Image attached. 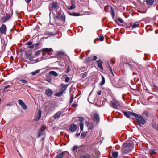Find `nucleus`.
<instances>
[{"label":"nucleus","instance_id":"f257e3e1","mask_svg":"<svg viewBox=\"0 0 158 158\" xmlns=\"http://www.w3.org/2000/svg\"><path fill=\"white\" fill-rule=\"evenodd\" d=\"M72 150L73 152L75 157L76 158H79V147L77 145H75L72 148Z\"/></svg>","mask_w":158,"mask_h":158},{"label":"nucleus","instance_id":"f03ea898","mask_svg":"<svg viewBox=\"0 0 158 158\" xmlns=\"http://www.w3.org/2000/svg\"><path fill=\"white\" fill-rule=\"evenodd\" d=\"M136 116H134L136 118L139 124L140 125L141 124L144 125L146 122V121L144 119L143 117L141 115H138L136 114Z\"/></svg>","mask_w":158,"mask_h":158},{"label":"nucleus","instance_id":"7ed1b4c3","mask_svg":"<svg viewBox=\"0 0 158 158\" xmlns=\"http://www.w3.org/2000/svg\"><path fill=\"white\" fill-rule=\"evenodd\" d=\"M69 153L67 151L63 152L58 155L56 158H68L69 156Z\"/></svg>","mask_w":158,"mask_h":158},{"label":"nucleus","instance_id":"20e7f679","mask_svg":"<svg viewBox=\"0 0 158 158\" xmlns=\"http://www.w3.org/2000/svg\"><path fill=\"white\" fill-rule=\"evenodd\" d=\"M32 51L31 50H27L25 51V55L27 58L30 61H33L34 60L31 57Z\"/></svg>","mask_w":158,"mask_h":158},{"label":"nucleus","instance_id":"39448f33","mask_svg":"<svg viewBox=\"0 0 158 158\" xmlns=\"http://www.w3.org/2000/svg\"><path fill=\"white\" fill-rule=\"evenodd\" d=\"M58 3L57 2H53L50 4L49 8L50 10H52L53 9L56 10L58 7Z\"/></svg>","mask_w":158,"mask_h":158},{"label":"nucleus","instance_id":"423d86ee","mask_svg":"<svg viewBox=\"0 0 158 158\" xmlns=\"http://www.w3.org/2000/svg\"><path fill=\"white\" fill-rule=\"evenodd\" d=\"M111 106L115 109L117 108L120 106V103L116 100H113L111 102Z\"/></svg>","mask_w":158,"mask_h":158},{"label":"nucleus","instance_id":"0eeeda50","mask_svg":"<svg viewBox=\"0 0 158 158\" xmlns=\"http://www.w3.org/2000/svg\"><path fill=\"white\" fill-rule=\"evenodd\" d=\"M123 114L126 117L128 118H130L131 116H133L134 117L136 116L137 115L136 114L131 111L124 112Z\"/></svg>","mask_w":158,"mask_h":158},{"label":"nucleus","instance_id":"6e6552de","mask_svg":"<svg viewBox=\"0 0 158 158\" xmlns=\"http://www.w3.org/2000/svg\"><path fill=\"white\" fill-rule=\"evenodd\" d=\"M52 48H46L43 49V55H45V54H44V52H45V53H47L48 55H51L52 53Z\"/></svg>","mask_w":158,"mask_h":158},{"label":"nucleus","instance_id":"1a4fd4ad","mask_svg":"<svg viewBox=\"0 0 158 158\" xmlns=\"http://www.w3.org/2000/svg\"><path fill=\"white\" fill-rule=\"evenodd\" d=\"M0 32L1 34H6V27L5 24H2L0 27Z\"/></svg>","mask_w":158,"mask_h":158},{"label":"nucleus","instance_id":"9d476101","mask_svg":"<svg viewBox=\"0 0 158 158\" xmlns=\"http://www.w3.org/2000/svg\"><path fill=\"white\" fill-rule=\"evenodd\" d=\"M17 83L19 84H26L27 82L26 80H23L21 78H17L16 80Z\"/></svg>","mask_w":158,"mask_h":158},{"label":"nucleus","instance_id":"9b49d317","mask_svg":"<svg viewBox=\"0 0 158 158\" xmlns=\"http://www.w3.org/2000/svg\"><path fill=\"white\" fill-rule=\"evenodd\" d=\"M77 128V126L75 124H72L70 127L69 130L72 132H75Z\"/></svg>","mask_w":158,"mask_h":158},{"label":"nucleus","instance_id":"f8f14e48","mask_svg":"<svg viewBox=\"0 0 158 158\" xmlns=\"http://www.w3.org/2000/svg\"><path fill=\"white\" fill-rule=\"evenodd\" d=\"M45 94L48 96H51L53 94V91L51 89L48 88L45 90Z\"/></svg>","mask_w":158,"mask_h":158},{"label":"nucleus","instance_id":"ddd939ff","mask_svg":"<svg viewBox=\"0 0 158 158\" xmlns=\"http://www.w3.org/2000/svg\"><path fill=\"white\" fill-rule=\"evenodd\" d=\"M93 118L97 122H98L99 121V115L97 113H94V116Z\"/></svg>","mask_w":158,"mask_h":158},{"label":"nucleus","instance_id":"4468645a","mask_svg":"<svg viewBox=\"0 0 158 158\" xmlns=\"http://www.w3.org/2000/svg\"><path fill=\"white\" fill-rule=\"evenodd\" d=\"M71 3L72 5L71 6H67V8L70 10L73 9L75 8V2L74 0H71Z\"/></svg>","mask_w":158,"mask_h":158},{"label":"nucleus","instance_id":"2eb2a0df","mask_svg":"<svg viewBox=\"0 0 158 158\" xmlns=\"http://www.w3.org/2000/svg\"><path fill=\"white\" fill-rule=\"evenodd\" d=\"M10 17V15H7L6 16L2 18L1 20L3 22H4L8 20Z\"/></svg>","mask_w":158,"mask_h":158},{"label":"nucleus","instance_id":"dca6fc26","mask_svg":"<svg viewBox=\"0 0 158 158\" xmlns=\"http://www.w3.org/2000/svg\"><path fill=\"white\" fill-rule=\"evenodd\" d=\"M68 86V85L67 84L64 85L63 84H61V86L62 87V88L60 91L63 93L66 90Z\"/></svg>","mask_w":158,"mask_h":158},{"label":"nucleus","instance_id":"f3484780","mask_svg":"<svg viewBox=\"0 0 158 158\" xmlns=\"http://www.w3.org/2000/svg\"><path fill=\"white\" fill-rule=\"evenodd\" d=\"M97 62L98 64V67L100 68L101 70H103V68L102 65V62L100 60H97Z\"/></svg>","mask_w":158,"mask_h":158},{"label":"nucleus","instance_id":"a211bd4d","mask_svg":"<svg viewBox=\"0 0 158 158\" xmlns=\"http://www.w3.org/2000/svg\"><path fill=\"white\" fill-rule=\"evenodd\" d=\"M18 102L19 104L23 107L24 109H26L27 107V106L22 100L19 99V100Z\"/></svg>","mask_w":158,"mask_h":158},{"label":"nucleus","instance_id":"6ab92c4d","mask_svg":"<svg viewBox=\"0 0 158 158\" xmlns=\"http://www.w3.org/2000/svg\"><path fill=\"white\" fill-rule=\"evenodd\" d=\"M44 134V132L43 130L41 129L40 130H39L38 131V135L37 137L38 138L40 137L43 135Z\"/></svg>","mask_w":158,"mask_h":158},{"label":"nucleus","instance_id":"aec40b11","mask_svg":"<svg viewBox=\"0 0 158 158\" xmlns=\"http://www.w3.org/2000/svg\"><path fill=\"white\" fill-rule=\"evenodd\" d=\"M123 146L124 148H130L133 146V143H127V142L124 143L123 144Z\"/></svg>","mask_w":158,"mask_h":158},{"label":"nucleus","instance_id":"412c9836","mask_svg":"<svg viewBox=\"0 0 158 158\" xmlns=\"http://www.w3.org/2000/svg\"><path fill=\"white\" fill-rule=\"evenodd\" d=\"M62 113L61 111H58L54 115L53 117L55 119H56L60 117V115Z\"/></svg>","mask_w":158,"mask_h":158},{"label":"nucleus","instance_id":"4be33fe9","mask_svg":"<svg viewBox=\"0 0 158 158\" xmlns=\"http://www.w3.org/2000/svg\"><path fill=\"white\" fill-rule=\"evenodd\" d=\"M41 114V111L40 110H39L38 111V113L37 114L35 120H38L40 118Z\"/></svg>","mask_w":158,"mask_h":158},{"label":"nucleus","instance_id":"5701e85b","mask_svg":"<svg viewBox=\"0 0 158 158\" xmlns=\"http://www.w3.org/2000/svg\"><path fill=\"white\" fill-rule=\"evenodd\" d=\"M131 150L130 148H126L123 149V152L125 153H128L131 152Z\"/></svg>","mask_w":158,"mask_h":158},{"label":"nucleus","instance_id":"b1692460","mask_svg":"<svg viewBox=\"0 0 158 158\" xmlns=\"http://www.w3.org/2000/svg\"><path fill=\"white\" fill-rule=\"evenodd\" d=\"M49 73L51 75H54L55 77H56L58 76L57 73L55 71H52L49 72Z\"/></svg>","mask_w":158,"mask_h":158},{"label":"nucleus","instance_id":"393cba45","mask_svg":"<svg viewBox=\"0 0 158 158\" xmlns=\"http://www.w3.org/2000/svg\"><path fill=\"white\" fill-rule=\"evenodd\" d=\"M146 2L148 5H152L154 2V0H146Z\"/></svg>","mask_w":158,"mask_h":158},{"label":"nucleus","instance_id":"a878e982","mask_svg":"<svg viewBox=\"0 0 158 158\" xmlns=\"http://www.w3.org/2000/svg\"><path fill=\"white\" fill-rule=\"evenodd\" d=\"M68 13L71 15L73 16H79V13H75L74 12H68Z\"/></svg>","mask_w":158,"mask_h":158},{"label":"nucleus","instance_id":"bb28decb","mask_svg":"<svg viewBox=\"0 0 158 158\" xmlns=\"http://www.w3.org/2000/svg\"><path fill=\"white\" fill-rule=\"evenodd\" d=\"M118 153L117 152H114L112 153V156L115 158H117L118 155Z\"/></svg>","mask_w":158,"mask_h":158},{"label":"nucleus","instance_id":"cd10ccee","mask_svg":"<svg viewBox=\"0 0 158 158\" xmlns=\"http://www.w3.org/2000/svg\"><path fill=\"white\" fill-rule=\"evenodd\" d=\"M101 77L102 78V81L100 83V85H104L105 83V79L104 76L102 75H101Z\"/></svg>","mask_w":158,"mask_h":158},{"label":"nucleus","instance_id":"c85d7f7f","mask_svg":"<svg viewBox=\"0 0 158 158\" xmlns=\"http://www.w3.org/2000/svg\"><path fill=\"white\" fill-rule=\"evenodd\" d=\"M152 126L153 127L158 131V126L155 123H152Z\"/></svg>","mask_w":158,"mask_h":158},{"label":"nucleus","instance_id":"c756f323","mask_svg":"<svg viewBox=\"0 0 158 158\" xmlns=\"http://www.w3.org/2000/svg\"><path fill=\"white\" fill-rule=\"evenodd\" d=\"M110 10L111 11V15H112V17L113 18H114L115 17V12L114 11V10L112 7H111V8Z\"/></svg>","mask_w":158,"mask_h":158},{"label":"nucleus","instance_id":"7c9ffc66","mask_svg":"<svg viewBox=\"0 0 158 158\" xmlns=\"http://www.w3.org/2000/svg\"><path fill=\"white\" fill-rule=\"evenodd\" d=\"M63 93L61 91L60 92H57L55 93V95L57 97L61 96L63 94Z\"/></svg>","mask_w":158,"mask_h":158},{"label":"nucleus","instance_id":"2f4dec72","mask_svg":"<svg viewBox=\"0 0 158 158\" xmlns=\"http://www.w3.org/2000/svg\"><path fill=\"white\" fill-rule=\"evenodd\" d=\"M87 134V132H82L81 135V139L84 138Z\"/></svg>","mask_w":158,"mask_h":158},{"label":"nucleus","instance_id":"473e14b6","mask_svg":"<svg viewBox=\"0 0 158 158\" xmlns=\"http://www.w3.org/2000/svg\"><path fill=\"white\" fill-rule=\"evenodd\" d=\"M87 75V73L86 72H84L83 73L81 74L80 75V77H82L83 78H85Z\"/></svg>","mask_w":158,"mask_h":158},{"label":"nucleus","instance_id":"72a5a7b5","mask_svg":"<svg viewBox=\"0 0 158 158\" xmlns=\"http://www.w3.org/2000/svg\"><path fill=\"white\" fill-rule=\"evenodd\" d=\"M99 40L100 41H102L104 40V37H103V35H100L99 36Z\"/></svg>","mask_w":158,"mask_h":158},{"label":"nucleus","instance_id":"f704fd0d","mask_svg":"<svg viewBox=\"0 0 158 158\" xmlns=\"http://www.w3.org/2000/svg\"><path fill=\"white\" fill-rule=\"evenodd\" d=\"M139 25L138 24L134 23L132 26V29H134L137 27H139Z\"/></svg>","mask_w":158,"mask_h":158},{"label":"nucleus","instance_id":"c9c22d12","mask_svg":"<svg viewBox=\"0 0 158 158\" xmlns=\"http://www.w3.org/2000/svg\"><path fill=\"white\" fill-rule=\"evenodd\" d=\"M155 151L153 149H151L150 151V153L151 155H153L156 154Z\"/></svg>","mask_w":158,"mask_h":158},{"label":"nucleus","instance_id":"e433bc0d","mask_svg":"<svg viewBox=\"0 0 158 158\" xmlns=\"http://www.w3.org/2000/svg\"><path fill=\"white\" fill-rule=\"evenodd\" d=\"M90 156L89 155H85L81 157L80 158H90Z\"/></svg>","mask_w":158,"mask_h":158},{"label":"nucleus","instance_id":"4c0bfd02","mask_svg":"<svg viewBox=\"0 0 158 158\" xmlns=\"http://www.w3.org/2000/svg\"><path fill=\"white\" fill-rule=\"evenodd\" d=\"M39 70H36L35 71L32 72L31 73V74L32 75H35L36 74L38 73L39 72Z\"/></svg>","mask_w":158,"mask_h":158},{"label":"nucleus","instance_id":"58836bf2","mask_svg":"<svg viewBox=\"0 0 158 158\" xmlns=\"http://www.w3.org/2000/svg\"><path fill=\"white\" fill-rule=\"evenodd\" d=\"M83 124L82 123H80V129L81 131H82L83 128Z\"/></svg>","mask_w":158,"mask_h":158},{"label":"nucleus","instance_id":"ea45409f","mask_svg":"<svg viewBox=\"0 0 158 158\" xmlns=\"http://www.w3.org/2000/svg\"><path fill=\"white\" fill-rule=\"evenodd\" d=\"M73 98H74V96H73V94H72L71 96L70 100L69 101V103H72V102H73Z\"/></svg>","mask_w":158,"mask_h":158},{"label":"nucleus","instance_id":"a19ab883","mask_svg":"<svg viewBox=\"0 0 158 158\" xmlns=\"http://www.w3.org/2000/svg\"><path fill=\"white\" fill-rule=\"evenodd\" d=\"M66 67H67V70H66V72L67 73H68L70 71V69H69V65H66Z\"/></svg>","mask_w":158,"mask_h":158},{"label":"nucleus","instance_id":"79ce46f5","mask_svg":"<svg viewBox=\"0 0 158 158\" xmlns=\"http://www.w3.org/2000/svg\"><path fill=\"white\" fill-rule=\"evenodd\" d=\"M153 87L154 88L158 91V87L155 85H153Z\"/></svg>","mask_w":158,"mask_h":158},{"label":"nucleus","instance_id":"37998d69","mask_svg":"<svg viewBox=\"0 0 158 158\" xmlns=\"http://www.w3.org/2000/svg\"><path fill=\"white\" fill-rule=\"evenodd\" d=\"M69 77H66L65 79V82L66 83L68 82L69 81Z\"/></svg>","mask_w":158,"mask_h":158},{"label":"nucleus","instance_id":"c03bdc74","mask_svg":"<svg viewBox=\"0 0 158 158\" xmlns=\"http://www.w3.org/2000/svg\"><path fill=\"white\" fill-rule=\"evenodd\" d=\"M26 44L28 45H31L32 44V42L31 41H29L26 43Z\"/></svg>","mask_w":158,"mask_h":158},{"label":"nucleus","instance_id":"a18cd8bd","mask_svg":"<svg viewBox=\"0 0 158 158\" xmlns=\"http://www.w3.org/2000/svg\"><path fill=\"white\" fill-rule=\"evenodd\" d=\"M118 20L121 23H123V20L120 18H118Z\"/></svg>","mask_w":158,"mask_h":158},{"label":"nucleus","instance_id":"49530a36","mask_svg":"<svg viewBox=\"0 0 158 158\" xmlns=\"http://www.w3.org/2000/svg\"><path fill=\"white\" fill-rule=\"evenodd\" d=\"M84 120V118L82 117H80V121L81 122V123H82V121H83Z\"/></svg>","mask_w":158,"mask_h":158},{"label":"nucleus","instance_id":"de8ad7c7","mask_svg":"<svg viewBox=\"0 0 158 158\" xmlns=\"http://www.w3.org/2000/svg\"><path fill=\"white\" fill-rule=\"evenodd\" d=\"M40 53V52L39 51H37L35 53V55L36 56H37Z\"/></svg>","mask_w":158,"mask_h":158},{"label":"nucleus","instance_id":"09e8293b","mask_svg":"<svg viewBox=\"0 0 158 158\" xmlns=\"http://www.w3.org/2000/svg\"><path fill=\"white\" fill-rule=\"evenodd\" d=\"M10 87V85H8L6 86H5L4 88V89L5 90H6V89H7L8 88H9Z\"/></svg>","mask_w":158,"mask_h":158},{"label":"nucleus","instance_id":"8fccbe9b","mask_svg":"<svg viewBox=\"0 0 158 158\" xmlns=\"http://www.w3.org/2000/svg\"><path fill=\"white\" fill-rule=\"evenodd\" d=\"M107 67L109 70H110V69H112L109 64H108V66H107Z\"/></svg>","mask_w":158,"mask_h":158},{"label":"nucleus","instance_id":"3c124183","mask_svg":"<svg viewBox=\"0 0 158 158\" xmlns=\"http://www.w3.org/2000/svg\"><path fill=\"white\" fill-rule=\"evenodd\" d=\"M144 114H145V115L146 116L148 117V113L147 111H145L144 113Z\"/></svg>","mask_w":158,"mask_h":158},{"label":"nucleus","instance_id":"603ef678","mask_svg":"<svg viewBox=\"0 0 158 158\" xmlns=\"http://www.w3.org/2000/svg\"><path fill=\"white\" fill-rule=\"evenodd\" d=\"M34 45H32L31 46L28 47V48H34Z\"/></svg>","mask_w":158,"mask_h":158},{"label":"nucleus","instance_id":"864d4df0","mask_svg":"<svg viewBox=\"0 0 158 158\" xmlns=\"http://www.w3.org/2000/svg\"><path fill=\"white\" fill-rule=\"evenodd\" d=\"M97 57L96 56H94L93 57V60H95L97 59Z\"/></svg>","mask_w":158,"mask_h":158},{"label":"nucleus","instance_id":"5fc2aeb1","mask_svg":"<svg viewBox=\"0 0 158 158\" xmlns=\"http://www.w3.org/2000/svg\"><path fill=\"white\" fill-rule=\"evenodd\" d=\"M31 0H26V2L27 3H29Z\"/></svg>","mask_w":158,"mask_h":158},{"label":"nucleus","instance_id":"6e6d98bb","mask_svg":"<svg viewBox=\"0 0 158 158\" xmlns=\"http://www.w3.org/2000/svg\"><path fill=\"white\" fill-rule=\"evenodd\" d=\"M76 106V105L75 104H73L72 105V106L73 107H75Z\"/></svg>","mask_w":158,"mask_h":158},{"label":"nucleus","instance_id":"4d7b16f0","mask_svg":"<svg viewBox=\"0 0 158 158\" xmlns=\"http://www.w3.org/2000/svg\"><path fill=\"white\" fill-rule=\"evenodd\" d=\"M101 91H99L97 93V94L98 95H100L101 94Z\"/></svg>","mask_w":158,"mask_h":158},{"label":"nucleus","instance_id":"13d9d810","mask_svg":"<svg viewBox=\"0 0 158 158\" xmlns=\"http://www.w3.org/2000/svg\"><path fill=\"white\" fill-rule=\"evenodd\" d=\"M126 64H127L131 68V65L130 64L128 63H127Z\"/></svg>","mask_w":158,"mask_h":158},{"label":"nucleus","instance_id":"bf43d9fd","mask_svg":"<svg viewBox=\"0 0 158 158\" xmlns=\"http://www.w3.org/2000/svg\"><path fill=\"white\" fill-rule=\"evenodd\" d=\"M79 136V134H77L75 135V136L76 137H78Z\"/></svg>","mask_w":158,"mask_h":158},{"label":"nucleus","instance_id":"052dcab7","mask_svg":"<svg viewBox=\"0 0 158 158\" xmlns=\"http://www.w3.org/2000/svg\"><path fill=\"white\" fill-rule=\"evenodd\" d=\"M39 45V44L38 43H36V44H35V47Z\"/></svg>","mask_w":158,"mask_h":158},{"label":"nucleus","instance_id":"680f3d73","mask_svg":"<svg viewBox=\"0 0 158 158\" xmlns=\"http://www.w3.org/2000/svg\"><path fill=\"white\" fill-rule=\"evenodd\" d=\"M48 82H50L51 81V79H49L47 80Z\"/></svg>","mask_w":158,"mask_h":158},{"label":"nucleus","instance_id":"e2e57ef3","mask_svg":"<svg viewBox=\"0 0 158 158\" xmlns=\"http://www.w3.org/2000/svg\"><path fill=\"white\" fill-rule=\"evenodd\" d=\"M90 94L89 95V98H88V101H89V98H90Z\"/></svg>","mask_w":158,"mask_h":158},{"label":"nucleus","instance_id":"0e129e2a","mask_svg":"<svg viewBox=\"0 0 158 158\" xmlns=\"http://www.w3.org/2000/svg\"><path fill=\"white\" fill-rule=\"evenodd\" d=\"M56 18H57V19H59V17L58 16H56Z\"/></svg>","mask_w":158,"mask_h":158},{"label":"nucleus","instance_id":"69168bd1","mask_svg":"<svg viewBox=\"0 0 158 158\" xmlns=\"http://www.w3.org/2000/svg\"><path fill=\"white\" fill-rule=\"evenodd\" d=\"M110 72H112V69H110V70H109Z\"/></svg>","mask_w":158,"mask_h":158},{"label":"nucleus","instance_id":"338daca9","mask_svg":"<svg viewBox=\"0 0 158 158\" xmlns=\"http://www.w3.org/2000/svg\"><path fill=\"white\" fill-rule=\"evenodd\" d=\"M111 73L112 74V75H113V71H112V72H111Z\"/></svg>","mask_w":158,"mask_h":158},{"label":"nucleus","instance_id":"774afa93","mask_svg":"<svg viewBox=\"0 0 158 158\" xmlns=\"http://www.w3.org/2000/svg\"><path fill=\"white\" fill-rule=\"evenodd\" d=\"M112 63L113 64H114L115 63V62L114 61H113V62H112Z\"/></svg>","mask_w":158,"mask_h":158}]
</instances>
